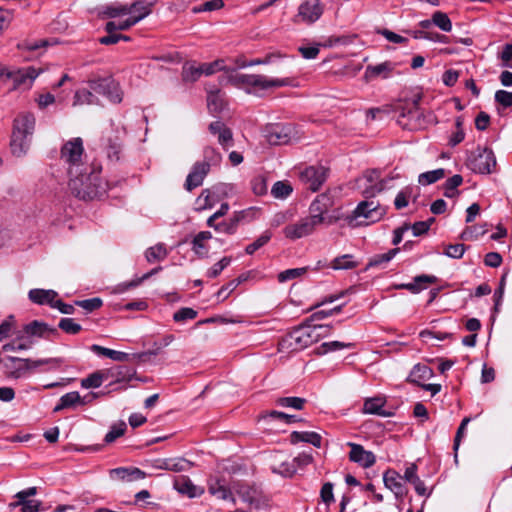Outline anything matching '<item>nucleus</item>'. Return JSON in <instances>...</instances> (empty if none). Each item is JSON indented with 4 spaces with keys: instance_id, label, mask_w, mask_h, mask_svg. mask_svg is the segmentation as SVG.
<instances>
[{
    "instance_id": "nucleus-4",
    "label": "nucleus",
    "mask_w": 512,
    "mask_h": 512,
    "mask_svg": "<svg viewBox=\"0 0 512 512\" xmlns=\"http://www.w3.org/2000/svg\"><path fill=\"white\" fill-rule=\"evenodd\" d=\"M62 363V358L31 360L16 357H7L3 360V367L5 369V374L8 378L19 379L26 377L34 369L42 365L52 364L54 367H59Z\"/></svg>"
},
{
    "instance_id": "nucleus-22",
    "label": "nucleus",
    "mask_w": 512,
    "mask_h": 512,
    "mask_svg": "<svg viewBox=\"0 0 512 512\" xmlns=\"http://www.w3.org/2000/svg\"><path fill=\"white\" fill-rule=\"evenodd\" d=\"M24 332L30 337H49L51 334L58 333L56 328L49 327L46 323L37 320L25 325Z\"/></svg>"
},
{
    "instance_id": "nucleus-27",
    "label": "nucleus",
    "mask_w": 512,
    "mask_h": 512,
    "mask_svg": "<svg viewBox=\"0 0 512 512\" xmlns=\"http://www.w3.org/2000/svg\"><path fill=\"white\" fill-rule=\"evenodd\" d=\"M432 376H433V371L430 367H428L427 365H424V364H416L412 368L407 380L411 383L421 386L422 385L421 381L428 380Z\"/></svg>"
},
{
    "instance_id": "nucleus-40",
    "label": "nucleus",
    "mask_w": 512,
    "mask_h": 512,
    "mask_svg": "<svg viewBox=\"0 0 512 512\" xmlns=\"http://www.w3.org/2000/svg\"><path fill=\"white\" fill-rule=\"evenodd\" d=\"M242 218L243 212H239L228 221L218 223L216 226V231L220 233L233 234L236 231L237 225Z\"/></svg>"
},
{
    "instance_id": "nucleus-59",
    "label": "nucleus",
    "mask_w": 512,
    "mask_h": 512,
    "mask_svg": "<svg viewBox=\"0 0 512 512\" xmlns=\"http://www.w3.org/2000/svg\"><path fill=\"white\" fill-rule=\"evenodd\" d=\"M224 6L223 0H211L207 1L199 6L193 8L194 13H200L205 11L219 10Z\"/></svg>"
},
{
    "instance_id": "nucleus-28",
    "label": "nucleus",
    "mask_w": 512,
    "mask_h": 512,
    "mask_svg": "<svg viewBox=\"0 0 512 512\" xmlns=\"http://www.w3.org/2000/svg\"><path fill=\"white\" fill-rule=\"evenodd\" d=\"M151 6V3L136 1L128 6V9H131L128 15H130L129 17L131 20H135L136 24L151 13Z\"/></svg>"
},
{
    "instance_id": "nucleus-58",
    "label": "nucleus",
    "mask_w": 512,
    "mask_h": 512,
    "mask_svg": "<svg viewBox=\"0 0 512 512\" xmlns=\"http://www.w3.org/2000/svg\"><path fill=\"white\" fill-rule=\"evenodd\" d=\"M196 316H197V312L194 309L189 308V307H184L174 313L173 319L176 322H184L186 320L195 319Z\"/></svg>"
},
{
    "instance_id": "nucleus-45",
    "label": "nucleus",
    "mask_w": 512,
    "mask_h": 512,
    "mask_svg": "<svg viewBox=\"0 0 512 512\" xmlns=\"http://www.w3.org/2000/svg\"><path fill=\"white\" fill-rule=\"evenodd\" d=\"M305 402L306 400L300 397H282L276 401L277 405L279 406L293 408L296 410H301Z\"/></svg>"
},
{
    "instance_id": "nucleus-62",
    "label": "nucleus",
    "mask_w": 512,
    "mask_h": 512,
    "mask_svg": "<svg viewBox=\"0 0 512 512\" xmlns=\"http://www.w3.org/2000/svg\"><path fill=\"white\" fill-rule=\"evenodd\" d=\"M484 233H485V230L482 229L481 227H477V226L466 227L462 231L460 238L464 241H470V240L476 239L479 235H483Z\"/></svg>"
},
{
    "instance_id": "nucleus-32",
    "label": "nucleus",
    "mask_w": 512,
    "mask_h": 512,
    "mask_svg": "<svg viewBox=\"0 0 512 512\" xmlns=\"http://www.w3.org/2000/svg\"><path fill=\"white\" fill-rule=\"evenodd\" d=\"M208 491L211 495L220 500L231 499L232 493L219 479H211L208 483Z\"/></svg>"
},
{
    "instance_id": "nucleus-13",
    "label": "nucleus",
    "mask_w": 512,
    "mask_h": 512,
    "mask_svg": "<svg viewBox=\"0 0 512 512\" xmlns=\"http://www.w3.org/2000/svg\"><path fill=\"white\" fill-rule=\"evenodd\" d=\"M334 205V199L329 193L318 195L309 207L310 217L319 225L325 221L324 215Z\"/></svg>"
},
{
    "instance_id": "nucleus-46",
    "label": "nucleus",
    "mask_w": 512,
    "mask_h": 512,
    "mask_svg": "<svg viewBox=\"0 0 512 512\" xmlns=\"http://www.w3.org/2000/svg\"><path fill=\"white\" fill-rule=\"evenodd\" d=\"M292 193V187L287 182H276L271 190V194L278 199H284Z\"/></svg>"
},
{
    "instance_id": "nucleus-19",
    "label": "nucleus",
    "mask_w": 512,
    "mask_h": 512,
    "mask_svg": "<svg viewBox=\"0 0 512 512\" xmlns=\"http://www.w3.org/2000/svg\"><path fill=\"white\" fill-rule=\"evenodd\" d=\"M111 479L132 482L142 480L146 477V473L136 467H119L110 470Z\"/></svg>"
},
{
    "instance_id": "nucleus-21",
    "label": "nucleus",
    "mask_w": 512,
    "mask_h": 512,
    "mask_svg": "<svg viewBox=\"0 0 512 512\" xmlns=\"http://www.w3.org/2000/svg\"><path fill=\"white\" fill-rule=\"evenodd\" d=\"M395 65L392 62L386 61L377 65H368L365 70V78L371 80L381 77L386 79L394 70Z\"/></svg>"
},
{
    "instance_id": "nucleus-44",
    "label": "nucleus",
    "mask_w": 512,
    "mask_h": 512,
    "mask_svg": "<svg viewBox=\"0 0 512 512\" xmlns=\"http://www.w3.org/2000/svg\"><path fill=\"white\" fill-rule=\"evenodd\" d=\"M272 237V233L268 230L264 231L253 243L249 244L245 251L247 254L251 255L264 245H266Z\"/></svg>"
},
{
    "instance_id": "nucleus-42",
    "label": "nucleus",
    "mask_w": 512,
    "mask_h": 512,
    "mask_svg": "<svg viewBox=\"0 0 512 512\" xmlns=\"http://www.w3.org/2000/svg\"><path fill=\"white\" fill-rule=\"evenodd\" d=\"M126 429L127 425L124 421L113 424L110 431L105 435V443L110 444L114 442L117 438L124 435Z\"/></svg>"
},
{
    "instance_id": "nucleus-48",
    "label": "nucleus",
    "mask_w": 512,
    "mask_h": 512,
    "mask_svg": "<svg viewBox=\"0 0 512 512\" xmlns=\"http://www.w3.org/2000/svg\"><path fill=\"white\" fill-rule=\"evenodd\" d=\"M94 95L91 91L87 89H81L76 91L74 95L73 105H84V104H93L94 103Z\"/></svg>"
},
{
    "instance_id": "nucleus-50",
    "label": "nucleus",
    "mask_w": 512,
    "mask_h": 512,
    "mask_svg": "<svg viewBox=\"0 0 512 512\" xmlns=\"http://www.w3.org/2000/svg\"><path fill=\"white\" fill-rule=\"evenodd\" d=\"M59 328L67 334L75 335L78 334L82 327L76 323L72 318H63L59 322Z\"/></svg>"
},
{
    "instance_id": "nucleus-33",
    "label": "nucleus",
    "mask_w": 512,
    "mask_h": 512,
    "mask_svg": "<svg viewBox=\"0 0 512 512\" xmlns=\"http://www.w3.org/2000/svg\"><path fill=\"white\" fill-rule=\"evenodd\" d=\"M175 489L182 493L187 494L189 497H195L203 493V490L198 491V488L187 477H179L174 482Z\"/></svg>"
},
{
    "instance_id": "nucleus-11",
    "label": "nucleus",
    "mask_w": 512,
    "mask_h": 512,
    "mask_svg": "<svg viewBox=\"0 0 512 512\" xmlns=\"http://www.w3.org/2000/svg\"><path fill=\"white\" fill-rule=\"evenodd\" d=\"M319 224L309 215L300 218L297 222L287 225L283 229L286 238L295 241L314 233Z\"/></svg>"
},
{
    "instance_id": "nucleus-14",
    "label": "nucleus",
    "mask_w": 512,
    "mask_h": 512,
    "mask_svg": "<svg viewBox=\"0 0 512 512\" xmlns=\"http://www.w3.org/2000/svg\"><path fill=\"white\" fill-rule=\"evenodd\" d=\"M9 75V82H11V90H28L32 86L36 77L38 76V73L33 67H28L17 71H12Z\"/></svg>"
},
{
    "instance_id": "nucleus-63",
    "label": "nucleus",
    "mask_w": 512,
    "mask_h": 512,
    "mask_svg": "<svg viewBox=\"0 0 512 512\" xmlns=\"http://www.w3.org/2000/svg\"><path fill=\"white\" fill-rule=\"evenodd\" d=\"M233 135L232 131L225 125L222 131L218 134V143L224 148L228 149L232 146Z\"/></svg>"
},
{
    "instance_id": "nucleus-34",
    "label": "nucleus",
    "mask_w": 512,
    "mask_h": 512,
    "mask_svg": "<svg viewBox=\"0 0 512 512\" xmlns=\"http://www.w3.org/2000/svg\"><path fill=\"white\" fill-rule=\"evenodd\" d=\"M91 350L100 356L108 357L114 361L124 362V361L129 360L128 353L109 349V348H106V347H103L100 345H96V344L92 345Z\"/></svg>"
},
{
    "instance_id": "nucleus-55",
    "label": "nucleus",
    "mask_w": 512,
    "mask_h": 512,
    "mask_svg": "<svg viewBox=\"0 0 512 512\" xmlns=\"http://www.w3.org/2000/svg\"><path fill=\"white\" fill-rule=\"evenodd\" d=\"M17 506H21V512H38L41 506V502L36 500H28L17 501L10 504V507L12 508Z\"/></svg>"
},
{
    "instance_id": "nucleus-23",
    "label": "nucleus",
    "mask_w": 512,
    "mask_h": 512,
    "mask_svg": "<svg viewBox=\"0 0 512 512\" xmlns=\"http://www.w3.org/2000/svg\"><path fill=\"white\" fill-rule=\"evenodd\" d=\"M225 106L224 94L219 89L213 88L207 91V107L211 113H220Z\"/></svg>"
},
{
    "instance_id": "nucleus-51",
    "label": "nucleus",
    "mask_w": 512,
    "mask_h": 512,
    "mask_svg": "<svg viewBox=\"0 0 512 512\" xmlns=\"http://www.w3.org/2000/svg\"><path fill=\"white\" fill-rule=\"evenodd\" d=\"M131 9H128V5H111L106 7L103 14L108 18H116L123 15H128Z\"/></svg>"
},
{
    "instance_id": "nucleus-43",
    "label": "nucleus",
    "mask_w": 512,
    "mask_h": 512,
    "mask_svg": "<svg viewBox=\"0 0 512 512\" xmlns=\"http://www.w3.org/2000/svg\"><path fill=\"white\" fill-rule=\"evenodd\" d=\"M432 22L444 32H450L452 29L451 20L444 12L436 11L432 15Z\"/></svg>"
},
{
    "instance_id": "nucleus-31",
    "label": "nucleus",
    "mask_w": 512,
    "mask_h": 512,
    "mask_svg": "<svg viewBox=\"0 0 512 512\" xmlns=\"http://www.w3.org/2000/svg\"><path fill=\"white\" fill-rule=\"evenodd\" d=\"M157 467L159 469L169 470L173 472H181L189 469L191 463L183 458H171L159 461Z\"/></svg>"
},
{
    "instance_id": "nucleus-24",
    "label": "nucleus",
    "mask_w": 512,
    "mask_h": 512,
    "mask_svg": "<svg viewBox=\"0 0 512 512\" xmlns=\"http://www.w3.org/2000/svg\"><path fill=\"white\" fill-rule=\"evenodd\" d=\"M211 238L212 234L210 231H201L193 238L192 250L197 256L203 258L208 255L209 248L206 242Z\"/></svg>"
},
{
    "instance_id": "nucleus-6",
    "label": "nucleus",
    "mask_w": 512,
    "mask_h": 512,
    "mask_svg": "<svg viewBox=\"0 0 512 512\" xmlns=\"http://www.w3.org/2000/svg\"><path fill=\"white\" fill-rule=\"evenodd\" d=\"M384 214L385 210L378 203L362 201L354 209L352 216L349 218V224H352L354 220L363 218L364 220L357 222V225H369L381 220Z\"/></svg>"
},
{
    "instance_id": "nucleus-38",
    "label": "nucleus",
    "mask_w": 512,
    "mask_h": 512,
    "mask_svg": "<svg viewBox=\"0 0 512 512\" xmlns=\"http://www.w3.org/2000/svg\"><path fill=\"white\" fill-rule=\"evenodd\" d=\"M108 374L104 371H96L81 380V387L85 389L98 388L107 379Z\"/></svg>"
},
{
    "instance_id": "nucleus-20",
    "label": "nucleus",
    "mask_w": 512,
    "mask_h": 512,
    "mask_svg": "<svg viewBox=\"0 0 512 512\" xmlns=\"http://www.w3.org/2000/svg\"><path fill=\"white\" fill-rule=\"evenodd\" d=\"M385 486L390 489L397 498H402L406 494L403 485V477L395 470H387L383 475Z\"/></svg>"
},
{
    "instance_id": "nucleus-60",
    "label": "nucleus",
    "mask_w": 512,
    "mask_h": 512,
    "mask_svg": "<svg viewBox=\"0 0 512 512\" xmlns=\"http://www.w3.org/2000/svg\"><path fill=\"white\" fill-rule=\"evenodd\" d=\"M231 262L230 257H223L220 261L215 263L208 271L207 276L216 278Z\"/></svg>"
},
{
    "instance_id": "nucleus-18",
    "label": "nucleus",
    "mask_w": 512,
    "mask_h": 512,
    "mask_svg": "<svg viewBox=\"0 0 512 512\" xmlns=\"http://www.w3.org/2000/svg\"><path fill=\"white\" fill-rule=\"evenodd\" d=\"M351 450L349 453V459L362 466L363 468H369L376 462V457L371 451H367L363 446L355 443H348Z\"/></svg>"
},
{
    "instance_id": "nucleus-17",
    "label": "nucleus",
    "mask_w": 512,
    "mask_h": 512,
    "mask_svg": "<svg viewBox=\"0 0 512 512\" xmlns=\"http://www.w3.org/2000/svg\"><path fill=\"white\" fill-rule=\"evenodd\" d=\"M210 171V163L206 161L196 162L191 172L188 174L185 181V188L188 191H192L193 189L202 185L206 175Z\"/></svg>"
},
{
    "instance_id": "nucleus-49",
    "label": "nucleus",
    "mask_w": 512,
    "mask_h": 512,
    "mask_svg": "<svg viewBox=\"0 0 512 512\" xmlns=\"http://www.w3.org/2000/svg\"><path fill=\"white\" fill-rule=\"evenodd\" d=\"M133 25H135V20H131L130 17H128L127 19L119 22L109 21L105 26V30L108 33L115 32L116 30L124 31L128 30Z\"/></svg>"
},
{
    "instance_id": "nucleus-7",
    "label": "nucleus",
    "mask_w": 512,
    "mask_h": 512,
    "mask_svg": "<svg viewBox=\"0 0 512 512\" xmlns=\"http://www.w3.org/2000/svg\"><path fill=\"white\" fill-rule=\"evenodd\" d=\"M324 13V4L321 0H305L297 8L293 17L295 24L312 25L316 23Z\"/></svg>"
},
{
    "instance_id": "nucleus-61",
    "label": "nucleus",
    "mask_w": 512,
    "mask_h": 512,
    "mask_svg": "<svg viewBox=\"0 0 512 512\" xmlns=\"http://www.w3.org/2000/svg\"><path fill=\"white\" fill-rule=\"evenodd\" d=\"M135 370L133 369H130L128 367H125V366H119L117 368V372L115 374L116 376V383H120V382H129L133 379V377L135 376Z\"/></svg>"
},
{
    "instance_id": "nucleus-36",
    "label": "nucleus",
    "mask_w": 512,
    "mask_h": 512,
    "mask_svg": "<svg viewBox=\"0 0 512 512\" xmlns=\"http://www.w3.org/2000/svg\"><path fill=\"white\" fill-rule=\"evenodd\" d=\"M400 249L394 248L390 249L388 252L383 254H376L369 259L367 264V268L370 267H384L387 263H389L398 253Z\"/></svg>"
},
{
    "instance_id": "nucleus-54",
    "label": "nucleus",
    "mask_w": 512,
    "mask_h": 512,
    "mask_svg": "<svg viewBox=\"0 0 512 512\" xmlns=\"http://www.w3.org/2000/svg\"><path fill=\"white\" fill-rule=\"evenodd\" d=\"M306 271H307L306 267L287 269L278 275V280L280 282H285V281H288L291 279H295V278H298V277H301L302 275H304L306 273Z\"/></svg>"
},
{
    "instance_id": "nucleus-3",
    "label": "nucleus",
    "mask_w": 512,
    "mask_h": 512,
    "mask_svg": "<svg viewBox=\"0 0 512 512\" xmlns=\"http://www.w3.org/2000/svg\"><path fill=\"white\" fill-rule=\"evenodd\" d=\"M34 128L35 117L33 114L22 113L15 118L10 142L11 152L14 156L21 157L26 154Z\"/></svg>"
},
{
    "instance_id": "nucleus-15",
    "label": "nucleus",
    "mask_w": 512,
    "mask_h": 512,
    "mask_svg": "<svg viewBox=\"0 0 512 512\" xmlns=\"http://www.w3.org/2000/svg\"><path fill=\"white\" fill-rule=\"evenodd\" d=\"M240 499L248 506L254 509H264L268 507V500L260 491L250 486H241L237 490Z\"/></svg>"
},
{
    "instance_id": "nucleus-10",
    "label": "nucleus",
    "mask_w": 512,
    "mask_h": 512,
    "mask_svg": "<svg viewBox=\"0 0 512 512\" xmlns=\"http://www.w3.org/2000/svg\"><path fill=\"white\" fill-rule=\"evenodd\" d=\"M388 180L380 179V172L377 170L366 171L358 180V188L366 197H374L386 188Z\"/></svg>"
},
{
    "instance_id": "nucleus-37",
    "label": "nucleus",
    "mask_w": 512,
    "mask_h": 512,
    "mask_svg": "<svg viewBox=\"0 0 512 512\" xmlns=\"http://www.w3.org/2000/svg\"><path fill=\"white\" fill-rule=\"evenodd\" d=\"M168 255V250L166 246L162 243H158L152 247H149L145 251V258L147 262L154 263L157 261L164 260Z\"/></svg>"
},
{
    "instance_id": "nucleus-26",
    "label": "nucleus",
    "mask_w": 512,
    "mask_h": 512,
    "mask_svg": "<svg viewBox=\"0 0 512 512\" xmlns=\"http://www.w3.org/2000/svg\"><path fill=\"white\" fill-rule=\"evenodd\" d=\"M385 399L383 397L369 398L364 402L363 412L367 414H376L383 417H389L392 414L383 410Z\"/></svg>"
},
{
    "instance_id": "nucleus-41",
    "label": "nucleus",
    "mask_w": 512,
    "mask_h": 512,
    "mask_svg": "<svg viewBox=\"0 0 512 512\" xmlns=\"http://www.w3.org/2000/svg\"><path fill=\"white\" fill-rule=\"evenodd\" d=\"M445 176V170L442 168L422 173L418 177V182L421 185H429L437 182Z\"/></svg>"
},
{
    "instance_id": "nucleus-2",
    "label": "nucleus",
    "mask_w": 512,
    "mask_h": 512,
    "mask_svg": "<svg viewBox=\"0 0 512 512\" xmlns=\"http://www.w3.org/2000/svg\"><path fill=\"white\" fill-rule=\"evenodd\" d=\"M226 81L236 88L244 89L247 93L284 87L291 83L289 78H269L262 74L238 73L235 70L228 72Z\"/></svg>"
},
{
    "instance_id": "nucleus-5",
    "label": "nucleus",
    "mask_w": 512,
    "mask_h": 512,
    "mask_svg": "<svg viewBox=\"0 0 512 512\" xmlns=\"http://www.w3.org/2000/svg\"><path fill=\"white\" fill-rule=\"evenodd\" d=\"M320 330H326V327L322 325L299 327L286 336L279 345L281 349L301 350L318 340L321 335Z\"/></svg>"
},
{
    "instance_id": "nucleus-39",
    "label": "nucleus",
    "mask_w": 512,
    "mask_h": 512,
    "mask_svg": "<svg viewBox=\"0 0 512 512\" xmlns=\"http://www.w3.org/2000/svg\"><path fill=\"white\" fill-rule=\"evenodd\" d=\"M358 266V262L353 260V255L345 254L339 257H336L331 262V267L334 270H349Z\"/></svg>"
},
{
    "instance_id": "nucleus-30",
    "label": "nucleus",
    "mask_w": 512,
    "mask_h": 512,
    "mask_svg": "<svg viewBox=\"0 0 512 512\" xmlns=\"http://www.w3.org/2000/svg\"><path fill=\"white\" fill-rule=\"evenodd\" d=\"M202 75V65H197L195 61L184 63L181 74L184 82H196Z\"/></svg>"
},
{
    "instance_id": "nucleus-47",
    "label": "nucleus",
    "mask_w": 512,
    "mask_h": 512,
    "mask_svg": "<svg viewBox=\"0 0 512 512\" xmlns=\"http://www.w3.org/2000/svg\"><path fill=\"white\" fill-rule=\"evenodd\" d=\"M202 65V72L203 75L210 76L218 71H226L227 73L230 70H226V67L224 65V60L217 59L210 63H203Z\"/></svg>"
},
{
    "instance_id": "nucleus-35",
    "label": "nucleus",
    "mask_w": 512,
    "mask_h": 512,
    "mask_svg": "<svg viewBox=\"0 0 512 512\" xmlns=\"http://www.w3.org/2000/svg\"><path fill=\"white\" fill-rule=\"evenodd\" d=\"M321 436L320 434L316 432H309V431H303L298 432L295 431L291 434V441L292 443H298V442H307L312 444L315 447L321 446Z\"/></svg>"
},
{
    "instance_id": "nucleus-53",
    "label": "nucleus",
    "mask_w": 512,
    "mask_h": 512,
    "mask_svg": "<svg viewBox=\"0 0 512 512\" xmlns=\"http://www.w3.org/2000/svg\"><path fill=\"white\" fill-rule=\"evenodd\" d=\"M196 205V210L199 211L211 208L214 205V201L211 200V193L208 189L201 192L196 200Z\"/></svg>"
},
{
    "instance_id": "nucleus-16",
    "label": "nucleus",
    "mask_w": 512,
    "mask_h": 512,
    "mask_svg": "<svg viewBox=\"0 0 512 512\" xmlns=\"http://www.w3.org/2000/svg\"><path fill=\"white\" fill-rule=\"evenodd\" d=\"M327 176L328 169L324 166H310L301 173L302 180L309 184L312 191H317L326 181Z\"/></svg>"
},
{
    "instance_id": "nucleus-64",
    "label": "nucleus",
    "mask_w": 512,
    "mask_h": 512,
    "mask_svg": "<svg viewBox=\"0 0 512 512\" xmlns=\"http://www.w3.org/2000/svg\"><path fill=\"white\" fill-rule=\"evenodd\" d=\"M495 100L504 108L512 107V92L506 90H498L495 93Z\"/></svg>"
},
{
    "instance_id": "nucleus-56",
    "label": "nucleus",
    "mask_w": 512,
    "mask_h": 512,
    "mask_svg": "<svg viewBox=\"0 0 512 512\" xmlns=\"http://www.w3.org/2000/svg\"><path fill=\"white\" fill-rule=\"evenodd\" d=\"M75 304L83 308L87 312H93L94 310L99 309L102 306L103 302L102 299L95 297L91 299L76 301Z\"/></svg>"
},
{
    "instance_id": "nucleus-1",
    "label": "nucleus",
    "mask_w": 512,
    "mask_h": 512,
    "mask_svg": "<svg viewBox=\"0 0 512 512\" xmlns=\"http://www.w3.org/2000/svg\"><path fill=\"white\" fill-rule=\"evenodd\" d=\"M60 160L69 176V190L81 200H92L106 194L108 184L100 177L101 166L88 163L83 139L74 137L62 145Z\"/></svg>"
},
{
    "instance_id": "nucleus-25",
    "label": "nucleus",
    "mask_w": 512,
    "mask_h": 512,
    "mask_svg": "<svg viewBox=\"0 0 512 512\" xmlns=\"http://www.w3.org/2000/svg\"><path fill=\"white\" fill-rule=\"evenodd\" d=\"M29 299L36 304H49L52 307L57 293L54 290L32 289L29 291Z\"/></svg>"
},
{
    "instance_id": "nucleus-9",
    "label": "nucleus",
    "mask_w": 512,
    "mask_h": 512,
    "mask_svg": "<svg viewBox=\"0 0 512 512\" xmlns=\"http://www.w3.org/2000/svg\"><path fill=\"white\" fill-rule=\"evenodd\" d=\"M88 85L94 92L106 96L110 101L118 103L122 100L119 84L110 76L90 78Z\"/></svg>"
},
{
    "instance_id": "nucleus-8",
    "label": "nucleus",
    "mask_w": 512,
    "mask_h": 512,
    "mask_svg": "<svg viewBox=\"0 0 512 512\" xmlns=\"http://www.w3.org/2000/svg\"><path fill=\"white\" fill-rule=\"evenodd\" d=\"M467 166L475 173H492L496 167V159L493 151L490 149H477L469 155Z\"/></svg>"
},
{
    "instance_id": "nucleus-52",
    "label": "nucleus",
    "mask_w": 512,
    "mask_h": 512,
    "mask_svg": "<svg viewBox=\"0 0 512 512\" xmlns=\"http://www.w3.org/2000/svg\"><path fill=\"white\" fill-rule=\"evenodd\" d=\"M241 279H234L222 286L220 290L217 292V298L219 301H224L229 297V295L236 289V287L241 283Z\"/></svg>"
},
{
    "instance_id": "nucleus-57",
    "label": "nucleus",
    "mask_w": 512,
    "mask_h": 512,
    "mask_svg": "<svg viewBox=\"0 0 512 512\" xmlns=\"http://www.w3.org/2000/svg\"><path fill=\"white\" fill-rule=\"evenodd\" d=\"M121 151V143L119 139L116 137L115 139L108 140L107 146V157L111 160H119Z\"/></svg>"
},
{
    "instance_id": "nucleus-29",
    "label": "nucleus",
    "mask_w": 512,
    "mask_h": 512,
    "mask_svg": "<svg viewBox=\"0 0 512 512\" xmlns=\"http://www.w3.org/2000/svg\"><path fill=\"white\" fill-rule=\"evenodd\" d=\"M77 406H83V398L77 391L69 392L64 394L54 408V412H58L60 410L66 408H75Z\"/></svg>"
},
{
    "instance_id": "nucleus-12",
    "label": "nucleus",
    "mask_w": 512,
    "mask_h": 512,
    "mask_svg": "<svg viewBox=\"0 0 512 512\" xmlns=\"http://www.w3.org/2000/svg\"><path fill=\"white\" fill-rule=\"evenodd\" d=\"M265 137L271 145H284L294 137V128L289 124H270L265 128Z\"/></svg>"
}]
</instances>
